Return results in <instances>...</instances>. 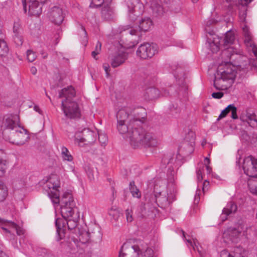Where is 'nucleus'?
Here are the masks:
<instances>
[{
    "label": "nucleus",
    "instance_id": "obj_1",
    "mask_svg": "<svg viewBox=\"0 0 257 257\" xmlns=\"http://www.w3.org/2000/svg\"><path fill=\"white\" fill-rule=\"evenodd\" d=\"M117 128L120 134L126 135L134 148L156 147L159 144L157 139L151 134L142 127H136L132 119H130L127 124L124 122H117Z\"/></svg>",
    "mask_w": 257,
    "mask_h": 257
},
{
    "label": "nucleus",
    "instance_id": "obj_2",
    "mask_svg": "<svg viewBox=\"0 0 257 257\" xmlns=\"http://www.w3.org/2000/svg\"><path fill=\"white\" fill-rule=\"evenodd\" d=\"M75 96V91L71 86L62 89L59 93V97L64 98L61 102V109L68 118H78L81 115L78 103L73 100Z\"/></svg>",
    "mask_w": 257,
    "mask_h": 257
},
{
    "label": "nucleus",
    "instance_id": "obj_3",
    "mask_svg": "<svg viewBox=\"0 0 257 257\" xmlns=\"http://www.w3.org/2000/svg\"><path fill=\"white\" fill-rule=\"evenodd\" d=\"M236 75L234 66L226 64L223 68L219 66L214 80V86L219 90H226L234 82Z\"/></svg>",
    "mask_w": 257,
    "mask_h": 257
},
{
    "label": "nucleus",
    "instance_id": "obj_4",
    "mask_svg": "<svg viewBox=\"0 0 257 257\" xmlns=\"http://www.w3.org/2000/svg\"><path fill=\"white\" fill-rule=\"evenodd\" d=\"M242 168L244 173L255 179L248 182V186L251 193L257 195V159L251 156L244 159Z\"/></svg>",
    "mask_w": 257,
    "mask_h": 257
},
{
    "label": "nucleus",
    "instance_id": "obj_5",
    "mask_svg": "<svg viewBox=\"0 0 257 257\" xmlns=\"http://www.w3.org/2000/svg\"><path fill=\"white\" fill-rule=\"evenodd\" d=\"M61 213L62 216L65 219L73 217L75 214H79L77 207H75V204L72 194L69 192H65L63 194L61 200Z\"/></svg>",
    "mask_w": 257,
    "mask_h": 257
},
{
    "label": "nucleus",
    "instance_id": "obj_6",
    "mask_svg": "<svg viewBox=\"0 0 257 257\" xmlns=\"http://www.w3.org/2000/svg\"><path fill=\"white\" fill-rule=\"evenodd\" d=\"M60 182L59 177L55 174H52L47 180L44 188L48 195L54 204L60 203L59 191Z\"/></svg>",
    "mask_w": 257,
    "mask_h": 257
},
{
    "label": "nucleus",
    "instance_id": "obj_7",
    "mask_svg": "<svg viewBox=\"0 0 257 257\" xmlns=\"http://www.w3.org/2000/svg\"><path fill=\"white\" fill-rule=\"evenodd\" d=\"M79 218V214H75L73 217L67 218V219H62L57 218L55 221V225L57 228V241L62 239L65 236V224L66 223L69 229H74L76 232L79 229L76 228L78 221Z\"/></svg>",
    "mask_w": 257,
    "mask_h": 257
},
{
    "label": "nucleus",
    "instance_id": "obj_8",
    "mask_svg": "<svg viewBox=\"0 0 257 257\" xmlns=\"http://www.w3.org/2000/svg\"><path fill=\"white\" fill-rule=\"evenodd\" d=\"M153 251L151 248H147L143 254L139 246L124 243L121 246L118 257H153Z\"/></svg>",
    "mask_w": 257,
    "mask_h": 257
},
{
    "label": "nucleus",
    "instance_id": "obj_9",
    "mask_svg": "<svg viewBox=\"0 0 257 257\" xmlns=\"http://www.w3.org/2000/svg\"><path fill=\"white\" fill-rule=\"evenodd\" d=\"M97 134L89 128H84L75 134V143L80 147L91 145L96 140Z\"/></svg>",
    "mask_w": 257,
    "mask_h": 257
},
{
    "label": "nucleus",
    "instance_id": "obj_10",
    "mask_svg": "<svg viewBox=\"0 0 257 257\" xmlns=\"http://www.w3.org/2000/svg\"><path fill=\"white\" fill-rule=\"evenodd\" d=\"M158 52V47L156 44L149 43H144L141 44L136 54L138 57L143 59H147L153 57Z\"/></svg>",
    "mask_w": 257,
    "mask_h": 257
},
{
    "label": "nucleus",
    "instance_id": "obj_11",
    "mask_svg": "<svg viewBox=\"0 0 257 257\" xmlns=\"http://www.w3.org/2000/svg\"><path fill=\"white\" fill-rule=\"evenodd\" d=\"M141 39L140 32L135 29H131L126 32L122 41L126 48H131L137 45Z\"/></svg>",
    "mask_w": 257,
    "mask_h": 257
},
{
    "label": "nucleus",
    "instance_id": "obj_12",
    "mask_svg": "<svg viewBox=\"0 0 257 257\" xmlns=\"http://www.w3.org/2000/svg\"><path fill=\"white\" fill-rule=\"evenodd\" d=\"M234 40L235 36L233 32L230 31H227L224 39L221 41L223 43L222 45L224 48V50L222 53L223 56H226L231 59L234 53H236V51L234 50L233 47H227L228 46L232 44Z\"/></svg>",
    "mask_w": 257,
    "mask_h": 257
},
{
    "label": "nucleus",
    "instance_id": "obj_13",
    "mask_svg": "<svg viewBox=\"0 0 257 257\" xmlns=\"http://www.w3.org/2000/svg\"><path fill=\"white\" fill-rule=\"evenodd\" d=\"M17 115H10L4 119L2 127L4 129V135L5 137H7V131H10L11 132L20 127Z\"/></svg>",
    "mask_w": 257,
    "mask_h": 257
},
{
    "label": "nucleus",
    "instance_id": "obj_14",
    "mask_svg": "<svg viewBox=\"0 0 257 257\" xmlns=\"http://www.w3.org/2000/svg\"><path fill=\"white\" fill-rule=\"evenodd\" d=\"M27 138L25 133L21 131H18V129L10 132L8 136V139L10 143L17 145L25 144Z\"/></svg>",
    "mask_w": 257,
    "mask_h": 257
},
{
    "label": "nucleus",
    "instance_id": "obj_15",
    "mask_svg": "<svg viewBox=\"0 0 257 257\" xmlns=\"http://www.w3.org/2000/svg\"><path fill=\"white\" fill-rule=\"evenodd\" d=\"M158 194L157 205L163 208L169 207L171 203L176 199V195L174 192L168 193L167 196L162 195L161 192H159Z\"/></svg>",
    "mask_w": 257,
    "mask_h": 257
},
{
    "label": "nucleus",
    "instance_id": "obj_16",
    "mask_svg": "<svg viewBox=\"0 0 257 257\" xmlns=\"http://www.w3.org/2000/svg\"><path fill=\"white\" fill-rule=\"evenodd\" d=\"M49 18L50 20L56 25H60L63 20L62 10L58 7H53L50 12Z\"/></svg>",
    "mask_w": 257,
    "mask_h": 257
},
{
    "label": "nucleus",
    "instance_id": "obj_17",
    "mask_svg": "<svg viewBox=\"0 0 257 257\" xmlns=\"http://www.w3.org/2000/svg\"><path fill=\"white\" fill-rule=\"evenodd\" d=\"M211 37H207V41L210 50L213 53H216L219 50L221 39L215 35L209 33Z\"/></svg>",
    "mask_w": 257,
    "mask_h": 257
},
{
    "label": "nucleus",
    "instance_id": "obj_18",
    "mask_svg": "<svg viewBox=\"0 0 257 257\" xmlns=\"http://www.w3.org/2000/svg\"><path fill=\"white\" fill-rule=\"evenodd\" d=\"M29 14L32 16H39L42 13V6L38 0H31L29 5Z\"/></svg>",
    "mask_w": 257,
    "mask_h": 257
},
{
    "label": "nucleus",
    "instance_id": "obj_19",
    "mask_svg": "<svg viewBox=\"0 0 257 257\" xmlns=\"http://www.w3.org/2000/svg\"><path fill=\"white\" fill-rule=\"evenodd\" d=\"M134 115L135 116L133 117L130 116L131 118L130 119L132 120L133 124L135 125L136 123L138 124V123H143L146 118V112L144 109L135 110Z\"/></svg>",
    "mask_w": 257,
    "mask_h": 257
},
{
    "label": "nucleus",
    "instance_id": "obj_20",
    "mask_svg": "<svg viewBox=\"0 0 257 257\" xmlns=\"http://www.w3.org/2000/svg\"><path fill=\"white\" fill-rule=\"evenodd\" d=\"M127 59V55L123 52H119L115 55L111 60V66L113 68L117 67L123 63Z\"/></svg>",
    "mask_w": 257,
    "mask_h": 257
},
{
    "label": "nucleus",
    "instance_id": "obj_21",
    "mask_svg": "<svg viewBox=\"0 0 257 257\" xmlns=\"http://www.w3.org/2000/svg\"><path fill=\"white\" fill-rule=\"evenodd\" d=\"M248 228L246 225L241 224L237 226V228H230L228 229L227 233L229 235L232 236H237L240 233H242L244 235H247V230Z\"/></svg>",
    "mask_w": 257,
    "mask_h": 257
},
{
    "label": "nucleus",
    "instance_id": "obj_22",
    "mask_svg": "<svg viewBox=\"0 0 257 257\" xmlns=\"http://www.w3.org/2000/svg\"><path fill=\"white\" fill-rule=\"evenodd\" d=\"M244 250L242 247H236L231 253L227 250H222L220 253L221 257H244Z\"/></svg>",
    "mask_w": 257,
    "mask_h": 257
},
{
    "label": "nucleus",
    "instance_id": "obj_23",
    "mask_svg": "<svg viewBox=\"0 0 257 257\" xmlns=\"http://www.w3.org/2000/svg\"><path fill=\"white\" fill-rule=\"evenodd\" d=\"M237 209V207L235 204L232 202H229L222 210L221 216L222 221L226 220L227 218V216L230 214L235 212Z\"/></svg>",
    "mask_w": 257,
    "mask_h": 257
},
{
    "label": "nucleus",
    "instance_id": "obj_24",
    "mask_svg": "<svg viewBox=\"0 0 257 257\" xmlns=\"http://www.w3.org/2000/svg\"><path fill=\"white\" fill-rule=\"evenodd\" d=\"M160 96L159 90L155 87L147 88L144 94L145 99L151 100L158 98Z\"/></svg>",
    "mask_w": 257,
    "mask_h": 257
},
{
    "label": "nucleus",
    "instance_id": "obj_25",
    "mask_svg": "<svg viewBox=\"0 0 257 257\" xmlns=\"http://www.w3.org/2000/svg\"><path fill=\"white\" fill-rule=\"evenodd\" d=\"M245 120H244L242 117H240V119L243 121H246L252 127H257V115L255 113L247 112Z\"/></svg>",
    "mask_w": 257,
    "mask_h": 257
},
{
    "label": "nucleus",
    "instance_id": "obj_26",
    "mask_svg": "<svg viewBox=\"0 0 257 257\" xmlns=\"http://www.w3.org/2000/svg\"><path fill=\"white\" fill-rule=\"evenodd\" d=\"M151 8L152 10L153 15L155 17H160L164 13V10L161 5L157 2L154 1L151 3Z\"/></svg>",
    "mask_w": 257,
    "mask_h": 257
},
{
    "label": "nucleus",
    "instance_id": "obj_27",
    "mask_svg": "<svg viewBox=\"0 0 257 257\" xmlns=\"http://www.w3.org/2000/svg\"><path fill=\"white\" fill-rule=\"evenodd\" d=\"M4 151L0 150V177L3 176L8 167V161L3 158Z\"/></svg>",
    "mask_w": 257,
    "mask_h": 257
},
{
    "label": "nucleus",
    "instance_id": "obj_28",
    "mask_svg": "<svg viewBox=\"0 0 257 257\" xmlns=\"http://www.w3.org/2000/svg\"><path fill=\"white\" fill-rule=\"evenodd\" d=\"M77 230L76 233L78 234V237L79 241L82 244L88 242L90 238V232L84 230H80L79 229Z\"/></svg>",
    "mask_w": 257,
    "mask_h": 257
},
{
    "label": "nucleus",
    "instance_id": "obj_29",
    "mask_svg": "<svg viewBox=\"0 0 257 257\" xmlns=\"http://www.w3.org/2000/svg\"><path fill=\"white\" fill-rule=\"evenodd\" d=\"M152 26V22L150 18L142 19L140 22V31L146 32L149 31Z\"/></svg>",
    "mask_w": 257,
    "mask_h": 257
},
{
    "label": "nucleus",
    "instance_id": "obj_30",
    "mask_svg": "<svg viewBox=\"0 0 257 257\" xmlns=\"http://www.w3.org/2000/svg\"><path fill=\"white\" fill-rule=\"evenodd\" d=\"M102 17L107 20H110L112 18L113 15V11L110 6L107 5L102 8L101 10Z\"/></svg>",
    "mask_w": 257,
    "mask_h": 257
},
{
    "label": "nucleus",
    "instance_id": "obj_31",
    "mask_svg": "<svg viewBox=\"0 0 257 257\" xmlns=\"http://www.w3.org/2000/svg\"><path fill=\"white\" fill-rule=\"evenodd\" d=\"M130 117L128 112L125 109H121L118 111L116 114V118L117 122L122 123V122H125L126 119Z\"/></svg>",
    "mask_w": 257,
    "mask_h": 257
},
{
    "label": "nucleus",
    "instance_id": "obj_32",
    "mask_svg": "<svg viewBox=\"0 0 257 257\" xmlns=\"http://www.w3.org/2000/svg\"><path fill=\"white\" fill-rule=\"evenodd\" d=\"M78 33L80 36L82 43L84 46H86L88 42V36L86 31L83 26L80 25V30L79 31Z\"/></svg>",
    "mask_w": 257,
    "mask_h": 257
},
{
    "label": "nucleus",
    "instance_id": "obj_33",
    "mask_svg": "<svg viewBox=\"0 0 257 257\" xmlns=\"http://www.w3.org/2000/svg\"><path fill=\"white\" fill-rule=\"evenodd\" d=\"M130 190L133 197L137 198H140L141 197V193L136 186L134 181L130 183Z\"/></svg>",
    "mask_w": 257,
    "mask_h": 257
},
{
    "label": "nucleus",
    "instance_id": "obj_34",
    "mask_svg": "<svg viewBox=\"0 0 257 257\" xmlns=\"http://www.w3.org/2000/svg\"><path fill=\"white\" fill-rule=\"evenodd\" d=\"M8 195V188L5 184L0 181V201L5 200Z\"/></svg>",
    "mask_w": 257,
    "mask_h": 257
},
{
    "label": "nucleus",
    "instance_id": "obj_35",
    "mask_svg": "<svg viewBox=\"0 0 257 257\" xmlns=\"http://www.w3.org/2000/svg\"><path fill=\"white\" fill-rule=\"evenodd\" d=\"M227 3H230V6H238L241 5L242 6H246L248 5L251 0H226Z\"/></svg>",
    "mask_w": 257,
    "mask_h": 257
},
{
    "label": "nucleus",
    "instance_id": "obj_36",
    "mask_svg": "<svg viewBox=\"0 0 257 257\" xmlns=\"http://www.w3.org/2000/svg\"><path fill=\"white\" fill-rule=\"evenodd\" d=\"M227 3H230V6H238L241 5L242 6H246L248 5L251 0H226Z\"/></svg>",
    "mask_w": 257,
    "mask_h": 257
},
{
    "label": "nucleus",
    "instance_id": "obj_37",
    "mask_svg": "<svg viewBox=\"0 0 257 257\" xmlns=\"http://www.w3.org/2000/svg\"><path fill=\"white\" fill-rule=\"evenodd\" d=\"M62 156L65 160L68 161H72L73 160V157L66 147H63L62 148Z\"/></svg>",
    "mask_w": 257,
    "mask_h": 257
},
{
    "label": "nucleus",
    "instance_id": "obj_38",
    "mask_svg": "<svg viewBox=\"0 0 257 257\" xmlns=\"http://www.w3.org/2000/svg\"><path fill=\"white\" fill-rule=\"evenodd\" d=\"M3 222H10L11 227L16 230L17 234L18 235H21L24 234L25 230L21 227L18 226L16 223L12 221H3Z\"/></svg>",
    "mask_w": 257,
    "mask_h": 257
},
{
    "label": "nucleus",
    "instance_id": "obj_39",
    "mask_svg": "<svg viewBox=\"0 0 257 257\" xmlns=\"http://www.w3.org/2000/svg\"><path fill=\"white\" fill-rule=\"evenodd\" d=\"M85 171L90 180L93 179L94 176L97 175L96 170L89 166H86L85 167Z\"/></svg>",
    "mask_w": 257,
    "mask_h": 257
},
{
    "label": "nucleus",
    "instance_id": "obj_40",
    "mask_svg": "<svg viewBox=\"0 0 257 257\" xmlns=\"http://www.w3.org/2000/svg\"><path fill=\"white\" fill-rule=\"evenodd\" d=\"M7 45L4 40L0 39V56L5 55L8 52Z\"/></svg>",
    "mask_w": 257,
    "mask_h": 257
},
{
    "label": "nucleus",
    "instance_id": "obj_41",
    "mask_svg": "<svg viewBox=\"0 0 257 257\" xmlns=\"http://www.w3.org/2000/svg\"><path fill=\"white\" fill-rule=\"evenodd\" d=\"M243 31L244 32V43L246 44L247 46H250V47H252L253 46H254V44H252L251 39L250 36L249 32L247 31L246 29H243Z\"/></svg>",
    "mask_w": 257,
    "mask_h": 257
},
{
    "label": "nucleus",
    "instance_id": "obj_42",
    "mask_svg": "<svg viewBox=\"0 0 257 257\" xmlns=\"http://www.w3.org/2000/svg\"><path fill=\"white\" fill-rule=\"evenodd\" d=\"M158 196L155 192L154 194H151L150 195L147 194L145 197L146 200H148V201L154 205L155 203L157 204Z\"/></svg>",
    "mask_w": 257,
    "mask_h": 257
},
{
    "label": "nucleus",
    "instance_id": "obj_43",
    "mask_svg": "<svg viewBox=\"0 0 257 257\" xmlns=\"http://www.w3.org/2000/svg\"><path fill=\"white\" fill-rule=\"evenodd\" d=\"M98 136V140L101 146H105L108 142L107 137L106 135L102 133H97Z\"/></svg>",
    "mask_w": 257,
    "mask_h": 257
},
{
    "label": "nucleus",
    "instance_id": "obj_44",
    "mask_svg": "<svg viewBox=\"0 0 257 257\" xmlns=\"http://www.w3.org/2000/svg\"><path fill=\"white\" fill-rule=\"evenodd\" d=\"M3 221H9L8 220L5 219L0 217V227L2 229L4 230L6 232L8 233H11V231L8 228H7L6 226H11L10 222H3Z\"/></svg>",
    "mask_w": 257,
    "mask_h": 257
},
{
    "label": "nucleus",
    "instance_id": "obj_45",
    "mask_svg": "<svg viewBox=\"0 0 257 257\" xmlns=\"http://www.w3.org/2000/svg\"><path fill=\"white\" fill-rule=\"evenodd\" d=\"M139 213L140 216L141 218L145 217L147 215H149V214H148L147 212V210L145 204L142 203L140 205Z\"/></svg>",
    "mask_w": 257,
    "mask_h": 257
},
{
    "label": "nucleus",
    "instance_id": "obj_46",
    "mask_svg": "<svg viewBox=\"0 0 257 257\" xmlns=\"http://www.w3.org/2000/svg\"><path fill=\"white\" fill-rule=\"evenodd\" d=\"M231 107V104L228 105L224 110H223L220 114L217 120H219L226 116V115L230 111V109Z\"/></svg>",
    "mask_w": 257,
    "mask_h": 257
},
{
    "label": "nucleus",
    "instance_id": "obj_47",
    "mask_svg": "<svg viewBox=\"0 0 257 257\" xmlns=\"http://www.w3.org/2000/svg\"><path fill=\"white\" fill-rule=\"evenodd\" d=\"M27 59L29 62H33L36 58V54L32 50H29L27 52Z\"/></svg>",
    "mask_w": 257,
    "mask_h": 257
},
{
    "label": "nucleus",
    "instance_id": "obj_48",
    "mask_svg": "<svg viewBox=\"0 0 257 257\" xmlns=\"http://www.w3.org/2000/svg\"><path fill=\"white\" fill-rule=\"evenodd\" d=\"M132 9L130 10V17L132 19V20H135L136 18V17H138V14H136V6L134 5V4H132V6H131Z\"/></svg>",
    "mask_w": 257,
    "mask_h": 257
},
{
    "label": "nucleus",
    "instance_id": "obj_49",
    "mask_svg": "<svg viewBox=\"0 0 257 257\" xmlns=\"http://www.w3.org/2000/svg\"><path fill=\"white\" fill-rule=\"evenodd\" d=\"M126 219L127 222H131L134 220L133 211L128 209L125 210Z\"/></svg>",
    "mask_w": 257,
    "mask_h": 257
},
{
    "label": "nucleus",
    "instance_id": "obj_50",
    "mask_svg": "<svg viewBox=\"0 0 257 257\" xmlns=\"http://www.w3.org/2000/svg\"><path fill=\"white\" fill-rule=\"evenodd\" d=\"M14 41L15 43L18 46H21L23 44V39L22 37L19 34L15 35Z\"/></svg>",
    "mask_w": 257,
    "mask_h": 257
},
{
    "label": "nucleus",
    "instance_id": "obj_51",
    "mask_svg": "<svg viewBox=\"0 0 257 257\" xmlns=\"http://www.w3.org/2000/svg\"><path fill=\"white\" fill-rule=\"evenodd\" d=\"M230 111L231 112V117L233 119H237L238 118L237 115V108L235 106H234L233 104H231V107L230 109Z\"/></svg>",
    "mask_w": 257,
    "mask_h": 257
},
{
    "label": "nucleus",
    "instance_id": "obj_52",
    "mask_svg": "<svg viewBox=\"0 0 257 257\" xmlns=\"http://www.w3.org/2000/svg\"><path fill=\"white\" fill-rule=\"evenodd\" d=\"M109 214L114 217V219L116 220L119 216V213L117 210H112L111 209L109 211Z\"/></svg>",
    "mask_w": 257,
    "mask_h": 257
},
{
    "label": "nucleus",
    "instance_id": "obj_53",
    "mask_svg": "<svg viewBox=\"0 0 257 257\" xmlns=\"http://www.w3.org/2000/svg\"><path fill=\"white\" fill-rule=\"evenodd\" d=\"M224 94L221 92H213L212 93L211 96L214 98L219 99L223 97Z\"/></svg>",
    "mask_w": 257,
    "mask_h": 257
},
{
    "label": "nucleus",
    "instance_id": "obj_54",
    "mask_svg": "<svg viewBox=\"0 0 257 257\" xmlns=\"http://www.w3.org/2000/svg\"><path fill=\"white\" fill-rule=\"evenodd\" d=\"M197 177L198 180L201 181L203 179L202 177V170L200 168L197 171Z\"/></svg>",
    "mask_w": 257,
    "mask_h": 257
},
{
    "label": "nucleus",
    "instance_id": "obj_55",
    "mask_svg": "<svg viewBox=\"0 0 257 257\" xmlns=\"http://www.w3.org/2000/svg\"><path fill=\"white\" fill-rule=\"evenodd\" d=\"M103 68L106 72V76L107 77H109V65L107 64H105L103 65Z\"/></svg>",
    "mask_w": 257,
    "mask_h": 257
},
{
    "label": "nucleus",
    "instance_id": "obj_56",
    "mask_svg": "<svg viewBox=\"0 0 257 257\" xmlns=\"http://www.w3.org/2000/svg\"><path fill=\"white\" fill-rule=\"evenodd\" d=\"M101 49V44L100 42L98 41L97 42L96 45L95 46V51L98 52V53H100Z\"/></svg>",
    "mask_w": 257,
    "mask_h": 257
},
{
    "label": "nucleus",
    "instance_id": "obj_57",
    "mask_svg": "<svg viewBox=\"0 0 257 257\" xmlns=\"http://www.w3.org/2000/svg\"><path fill=\"white\" fill-rule=\"evenodd\" d=\"M67 171L72 172L76 175V172L75 170V167L73 165H70L67 168Z\"/></svg>",
    "mask_w": 257,
    "mask_h": 257
},
{
    "label": "nucleus",
    "instance_id": "obj_58",
    "mask_svg": "<svg viewBox=\"0 0 257 257\" xmlns=\"http://www.w3.org/2000/svg\"><path fill=\"white\" fill-rule=\"evenodd\" d=\"M0 257H9V256L3 251L1 247H0Z\"/></svg>",
    "mask_w": 257,
    "mask_h": 257
},
{
    "label": "nucleus",
    "instance_id": "obj_59",
    "mask_svg": "<svg viewBox=\"0 0 257 257\" xmlns=\"http://www.w3.org/2000/svg\"><path fill=\"white\" fill-rule=\"evenodd\" d=\"M37 68L35 67H32L31 68V72L33 75H35L37 73Z\"/></svg>",
    "mask_w": 257,
    "mask_h": 257
},
{
    "label": "nucleus",
    "instance_id": "obj_60",
    "mask_svg": "<svg viewBox=\"0 0 257 257\" xmlns=\"http://www.w3.org/2000/svg\"><path fill=\"white\" fill-rule=\"evenodd\" d=\"M252 51L254 55L257 58V48L255 47V46H253V47H252Z\"/></svg>",
    "mask_w": 257,
    "mask_h": 257
},
{
    "label": "nucleus",
    "instance_id": "obj_61",
    "mask_svg": "<svg viewBox=\"0 0 257 257\" xmlns=\"http://www.w3.org/2000/svg\"><path fill=\"white\" fill-rule=\"evenodd\" d=\"M18 30V27H17V26L15 25L14 26V33H15V34H19V32Z\"/></svg>",
    "mask_w": 257,
    "mask_h": 257
},
{
    "label": "nucleus",
    "instance_id": "obj_62",
    "mask_svg": "<svg viewBox=\"0 0 257 257\" xmlns=\"http://www.w3.org/2000/svg\"><path fill=\"white\" fill-rule=\"evenodd\" d=\"M94 3H96V1L98 2V4H96L97 6H100L103 2L104 0H93Z\"/></svg>",
    "mask_w": 257,
    "mask_h": 257
},
{
    "label": "nucleus",
    "instance_id": "obj_63",
    "mask_svg": "<svg viewBox=\"0 0 257 257\" xmlns=\"http://www.w3.org/2000/svg\"><path fill=\"white\" fill-rule=\"evenodd\" d=\"M99 53H98V52H97L96 51H93V52H92L91 54H92V57H93L94 59H96V56L97 55H98Z\"/></svg>",
    "mask_w": 257,
    "mask_h": 257
},
{
    "label": "nucleus",
    "instance_id": "obj_64",
    "mask_svg": "<svg viewBox=\"0 0 257 257\" xmlns=\"http://www.w3.org/2000/svg\"><path fill=\"white\" fill-rule=\"evenodd\" d=\"M208 165L209 164H205L206 168L207 173H210L211 170V167Z\"/></svg>",
    "mask_w": 257,
    "mask_h": 257
}]
</instances>
